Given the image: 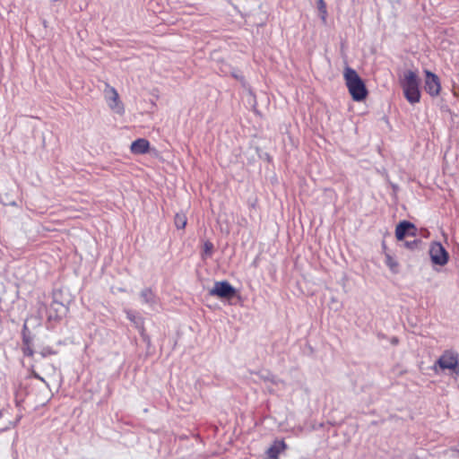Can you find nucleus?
I'll use <instances>...</instances> for the list:
<instances>
[{
  "label": "nucleus",
  "instance_id": "4468645a",
  "mask_svg": "<svg viewBox=\"0 0 459 459\" xmlns=\"http://www.w3.org/2000/svg\"><path fill=\"white\" fill-rule=\"evenodd\" d=\"M213 244L209 240L205 241L203 247L202 258L205 260L207 258L212 257L213 254Z\"/></svg>",
  "mask_w": 459,
  "mask_h": 459
},
{
  "label": "nucleus",
  "instance_id": "1a4fd4ad",
  "mask_svg": "<svg viewBox=\"0 0 459 459\" xmlns=\"http://www.w3.org/2000/svg\"><path fill=\"white\" fill-rule=\"evenodd\" d=\"M416 228L410 221H403L395 228V237L398 240H403L406 235L415 236Z\"/></svg>",
  "mask_w": 459,
  "mask_h": 459
},
{
  "label": "nucleus",
  "instance_id": "a211bd4d",
  "mask_svg": "<svg viewBox=\"0 0 459 459\" xmlns=\"http://www.w3.org/2000/svg\"><path fill=\"white\" fill-rule=\"evenodd\" d=\"M40 354L43 357H47L48 355L56 354V351L51 347L47 346L40 351Z\"/></svg>",
  "mask_w": 459,
  "mask_h": 459
},
{
  "label": "nucleus",
  "instance_id": "6e6552de",
  "mask_svg": "<svg viewBox=\"0 0 459 459\" xmlns=\"http://www.w3.org/2000/svg\"><path fill=\"white\" fill-rule=\"evenodd\" d=\"M142 303L147 305L151 309L156 310L160 305L159 298L150 288H144L140 292Z\"/></svg>",
  "mask_w": 459,
  "mask_h": 459
},
{
  "label": "nucleus",
  "instance_id": "39448f33",
  "mask_svg": "<svg viewBox=\"0 0 459 459\" xmlns=\"http://www.w3.org/2000/svg\"><path fill=\"white\" fill-rule=\"evenodd\" d=\"M429 254L434 264L443 266L448 262L449 255L440 242H432Z\"/></svg>",
  "mask_w": 459,
  "mask_h": 459
},
{
  "label": "nucleus",
  "instance_id": "dca6fc26",
  "mask_svg": "<svg viewBox=\"0 0 459 459\" xmlns=\"http://www.w3.org/2000/svg\"><path fill=\"white\" fill-rule=\"evenodd\" d=\"M261 377L264 380V381H268V382H271L274 385H278L280 383H281V380L279 379L278 377H276L275 376L270 374V373H266L264 375H262Z\"/></svg>",
  "mask_w": 459,
  "mask_h": 459
},
{
  "label": "nucleus",
  "instance_id": "b1692460",
  "mask_svg": "<svg viewBox=\"0 0 459 459\" xmlns=\"http://www.w3.org/2000/svg\"><path fill=\"white\" fill-rule=\"evenodd\" d=\"M458 453H459V449H458Z\"/></svg>",
  "mask_w": 459,
  "mask_h": 459
},
{
  "label": "nucleus",
  "instance_id": "5701e85b",
  "mask_svg": "<svg viewBox=\"0 0 459 459\" xmlns=\"http://www.w3.org/2000/svg\"><path fill=\"white\" fill-rule=\"evenodd\" d=\"M386 247H385V244L383 243V249L385 250Z\"/></svg>",
  "mask_w": 459,
  "mask_h": 459
},
{
  "label": "nucleus",
  "instance_id": "ddd939ff",
  "mask_svg": "<svg viewBox=\"0 0 459 459\" xmlns=\"http://www.w3.org/2000/svg\"><path fill=\"white\" fill-rule=\"evenodd\" d=\"M385 264L388 266L390 271L394 273H397L399 271L398 262L388 253L385 251Z\"/></svg>",
  "mask_w": 459,
  "mask_h": 459
},
{
  "label": "nucleus",
  "instance_id": "7ed1b4c3",
  "mask_svg": "<svg viewBox=\"0 0 459 459\" xmlns=\"http://www.w3.org/2000/svg\"><path fill=\"white\" fill-rule=\"evenodd\" d=\"M438 368L442 370H450L453 373H459L458 354L454 351H445L434 364L432 369L438 373Z\"/></svg>",
  "mask_w": 459,
  "mask_h": 459
},
{
  "label": "nucleus",
  "instance_id": "6ab92c4d",
  "mask_svg": "<svg viewBox=\"0 0 459 459\" xmlns=\"http://www.w3.org/2000/svg\"><path fill=\"white\" fill-rule=\"evenodd\" d=\"M22 351H23V354L28 357L32 356L34 353L32 348L30 347V344L24 345L22 348Z\"/></svg>",
  "mask_w": 459,
  "mask_h": 459
},
{
  "label": "nucleus",
  "instance_id": "9b49d317",
  "mask_svg": "<svg viewBox=\"0 0 459 459\" xmlns=\"http://www.w3.org/2000/svg\"><path fill=\"white\" fill-rule=\"evenodd\" d=\"M125 313L126 315V318L130 320L134 327L140 332L142 335L144 334V319L139 316L137 313L126 309Z\"/></svg>",
  "mask_w": 459,
  "mask_h": 459
},
{
  "label": "nucleus",
  "instance_id": "0eeeda50",
  "mask_svg": "<svg viewBox=\"0 0 459 459\" xmlns=\"http://www.w3.org/2000/svg\"><path fill=\"white\" fill-rule=\"evenodd\" d=\"M425 90L432 97H436L440 93L441 85L437 75L430 71H425Z\"/></svg>",
  "mask_w": 459,
  "mask_h": 459
},
{
  "label": "nucleus",
  "instance_id": "4be33fe9",
  "mask_svg": "<svg viewBox=\"0 0 459 459\" xmlns=\"http://www.w3.org/2000/svg\"><path fill=\"white\" fill-rule=\"evenodd\" d=\"M23 344L24 345L30 344L29 338H27L26 336L23 337Z\"/></svg>",
  "mask_w": 459,
  "mask_h": 459
},
{
  "label": "nucleus",
  "instance_id": "f3484780",
  "mask_svg": "<svg viewBox=\"0 0 459 459\" xmlns=\"http://www.w3.org/2000/svg\"><path fill=\"white\" fill-rule=\"evenodd\" d=\"M317 4H318V10L322 14V20L325 21V17L327 14L325 3L324 2V0H318Z\"/></svg>",
  "mask_w": 459,
  "mask_h": 459
},
{
  "label": "nucleus",
  "instance_id": "f8f14e48",
  "mask_svg": "<svg viewBox=\"0 0 459 459\" xmlns=\"http://www.w3.org/2000/svg\"><path fill=\"white\" fill-rule=\"evenodd\" d=\"M286 448L284 441H275L274 444L267 450L266 459H278L279 454Z\"/></svg>",
  "mask_w": 459,
  "mask_h": 459
},
{
  "label": "nucleus",
  "instance_id": "412c9836",
  "mask_svg": "<svg viewBox=\"0 0 459 459\" xmlns=\"http://www.w3.org/2000/svg\"><path fill=\"white\" fill-rule=\"evenodd\" d=\"M32 377L37 378V379H39V380H40L41 382L47 384L46 380L42 377H40L37 372L33 371L32 372Z\"/></svg>",
  "mask_w": 459,
  "mask_h": 459
},
{
  "label": "nucleus",
  "instance_id": "423d86ee",
  "mask_svg": "<svg viewBox=\"0 0 459 459\" xmlns=\"http://www.w3.org/2000/svg\"><path fill=\"white\" fill-rule=\"evenodd\" d=\"M210 295L221 299H230L236 294V289L227 281H216L210 290Z\"/></svg>",
  "mask_w": 459,
  "mask_h": 459
},
{
  "label": "nucleus",
  "instance_id": "20e7f679",
  "mask_svg": "<svg viewBox=\"0 0 459 459\" xmlns=\"http://www.w3.org/2000/svg\"><path fill=\"white\" fill-rule=\"evenodd\" d=\"M103 92H104L105 100H106L108 106L109 107V108L117 114H119V115L124 114L125 108L119 99L117 91L114 87H112L107 83Z\"/></svg>",
  "mask_w": 459,
  "mask_h": 459
},
{
  "label": "nucleus",
  "instance_id": "2eb2a0df",
  "mask_svg": "<svg viewBox=\"0 0 459 459\" xmlns=\"http://www.w3.org/2000/svg\"><path fill=\"white\" fill-rule=\"evenodd\" d=\"M175 225L178 229H184L186 225V217L184 213H177L174 219Z\"/></svg>",
  "mask_w": 459,
  "mask_h": 459
},
{
  "label": "nucleus",
  "instance_id": "aec40b11",
  "mask_svg": "<svg viewBox=\"0 0 459 459\" xmlns=\"http://www.w3.org/2000/svg\"><path fill=\"white\" fill-rule=\"evenodd\" d=\"M404 246L409 249H413L418 246V240L406 241L404 243Z\"/></svg>",
  "mask_w": 459,
  "mask_h": 459
},
{
  "label": "nucleus",
  "instance_id": "f257e3e1",
  "mask_svg": "<svg viewBox=\"0 0 459 459\" xmlns=\"http://www.w3.org/2000/svg\"><path fill=\"white\" fill-rule=\"evenodd\" d=\"M420 78L416 71L407 70L400 78V85L403 95L411 104H416L420 100Z\"/></svg>",
  "mask_w": 459,
  "mask_h": 459
},
{
  "label": "nucleus",
  "instance_id": "9d476101",
  "mask_svg": "<svg viewBox=\"0 0 459 459\" xmlns=\"http://www.w3.org/2000/svg\"><path fill=\"white\" fill-rule=\"evenodd\" d=\"M150 143L144 138H139L131 143L130 151L134 154H144L149 152Z\"/></svg>",
  "mask_w": 459,
  "mask_h": 459
},
{
  "label": "nucleus",
  "instance_id": "f03ea898",
  "mask_svg": "<svg viewBox=\"0 0 459 459\" xmlns=\"http://www.w3.org/2000/svg\"><path fill=\"white\" fill-rule=\"evenodd\" d=\"M343 78L348 91L355 101H362L368 95L366 85L358 73L351 67H345Z\"/></svg>",
  "mask_w": 459,
  "mask_h": 459
}]
</instances>
